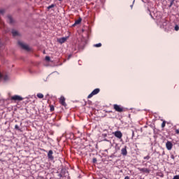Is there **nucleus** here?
I'll return each mask as SVG.
<instances>
[{"instance_id": "obj_1", "label": "nucleus", "mask_w": 179, "mask_h": 179, "mask_svg": "<svg viewBox=\"0 0 179 179\" xmlns=\"http://www.w3.org/2000/svg\"><path fill=\"white\" fill-rule=\"evenodd\" d=\"M113 108L114 110H115V111H117V113H122V111H124V108L122 107L120 105H117V104H114L113 105Z\"/></svg>"}, {"instance_id": "obj_2", "label": "nucleus", "mask_w": 179, "mask_h": 179, "mask_svg": "<svg viewBox=\"0 0 179 179\" xmlns=\"http://www.w3.org/2000/svg\"><path fill=\"white\" fill-rule=\"evenodd\" d=\"M18 44H19V45H20L21 48H22L23 50H25L26 51L30 50V48H29L28 45L24 44L22 42H19Z\"/></svg>"}, {"instance_id": "obj_3", "label": "nucleus", "mask_w": 179, "mask_h": 179, "mask_svg": "<svg viewBox=\"0 0 179 179\" xmlns=\"http://www.w3.org/2000/svg\"><path fill=\"white\" fill-rule=\"evenodd\" d=\"M11 100H14V101H22V100H23V97L19 95H15L11 97Z\"/></svg>"}, {"instance_id": "obj_4", "label": "nucleus", "mask_w": 179, "mask_h": 179, "mask_svg": "<svg viewBox=\"0 0 179 179\" xmlns=\"http://www.w3.org/2000/svg\"><path fill=\"white\" fill-rule=\"evenodd\" d=\"M57 177H59V178H62V177H66V171L62 169L60 173L57 175Z\"/></svg>"}, {"instance_id": "obj_5", "label": "nucleus", "mask_w": 179, "mask_h": 179, "mask_svg": "<svg viewBox=\"0 0 179 179\" xmlns=\"http://www.w3.org/2000/svg\"><path fill=\"white\" fill-rule=\"evenodd\" d=\"M113 134L116 138H118V139H121V138H122V133L120 131H116Z\"/></svg>"}, {"instance_id": "obj_6", "label": "nucleus", "mask_w": 179, "mask_h": 179, "mask_svg": "<svg viewBox=\"0 0 179 179\" xmlns=\"http://www.w3.org/2000/svg\"><path fill=\"white\" fill-rule=\"evenodd\" d=\"M166 148L167 150H171V149H173V143L171 141H167L166 143Z\"/></svg>"}, {"instance_id": "obj_7", "label": "nucleus", "mask_w": 179, "mask_h": 179, "mask_svg": "<svg viewBox=\"0 0 179 179\" xmlns=\"http://www.w3.org/2000/svg\"><path fill=\"white\" fill-rule=\"evenodd\" d=\"M138 170L141 171V173H146V174H149V173H150V171L148 169V168H138Z\"/></svg>"}, {"instance_id": "obj_8", "label": "nucleus", "mask_w": 179, "mask_h": 179, "mask_svg": "<svg viewBox=\"0 0 179 179\" xmlns=\"http://www.w3.org/2000/svg\"><path fill=\"white\" fill-rule=\"evenodd\" d=\"M2 79H3V80L4 81V82H7V80H9V77L8 76H2V74L0 73V82H1V80H2Z\"/></svg>"}, {"instance_id": "obj_9", "label": "nucleus", "mask_w": 179, "mask_h": 179, "mask_svg": "<svg viewBox=\"0 0 179 179\" xmlns=\"http://www.w3.org/2000/svg\"><path fill=\"white\" fill-rule=\"evenodd\" d=\"M59 103L60 104H62V106L66 107V103H65V97L61 96L59 99Z\"/></svg>"}, {"instance_id": "obj_10", "label": "nucleus", "mask_w": 179, "mask_h": 179, "mask_svg": "<svg viewBox=\"0 0 179 179\" xmlns=\"http://www.w3.org/2000/svg\"><path fill=\"white\" fill-rule=\"evenodd\" d=\"M53 152L52 150H49L48 153V159H50V160H54V156H52Z\"/></svg>"}, {"instance_id": "obj_11", "label": "nucleus", "mask_w": 179, "mask_h": 179, "mask_svg": "<svg viewBox=\"0 0 179 179\" xmlns=\"http://www.w3.org/2000/svg\"><path fill=\"white\" fill-rule=\"evenodd\" d=\"M121 153L122 156H127V155H128V151H127V146H124V148L121 150Z\"/></svg>"}, {"instance_id": "obj_12", "label": "nucleus", "mask_w": 179, "mask_h": 179, "mask_svg": "<svg viewBox=\"0 0 179 179\" xmlns=\"http://www.w3.org/2000/svg\"><path fill=\"white\" fill-rule=\"evenodd\" d=\"M57 41L60 44H64V43H65V41H66V38H65V37L60 38L57 39Z\"/></svg>"}, {"instance_id": "obj_13", "label": "nucleus", "mask_w": 179, "mask_h": 179, "mask_svg": "<svg viewBox=\"0 0 179 179\" xmlns=\"http://www.w3.org/2000/svg\"><path fill=\"white\" fill-rule=\"evenodd\" d=\"M99 92H100V89L96 88V89L94 90L92 92V94L94 96V95L97 94L98 93H99Z\"/></svg>"}, {"instance_id": "obj_14", "label": "nucleus", "mask_w": 179, "mask_h": 179, "mask_svg": "<svg viewBox=\"0 0 179 179\" xmlns=\"http://www.w3.org/2000/svg\"><path fill=\"white\" fill-rule=\"evenodd\" d=\"M8 22L10 23V24H13V18H12V17L8 16Z\"/></svg>"}, {"instance_id": "obj_15", "label": "nucleus", "mask_w": 179, "mask_h": 179, "mask_svg": "<svg viewBox=\"0 0 179 179\" xmlns=\"http://www.w3.org/2000/svg\"><path fill=\"white\" fill-rule=\"evenodd\" d=\"M80 22H82V19L77 20L75 22L73 26H75V25H76V24H79L80 23Z\"/></svg>"}, {"instance_id": "obj_16", "label": "nucleus", "mask_w": 179, "mask_h": 179, "mask_svg": "<svg viewBox=\"0 0 179 179\" xmlns=\"http://www.w3.org/2000/svg\"><path fill=\"white\" fill-rule=\"evenodd\" d=\"M37 97L38 98V99H43V97H44V95L43 94H41V93H38V94H37Z\"/></svg>"}, {"instance_id": "obj_17", "label": "nucleus", "mask_w": 179, "mask_h": 179, "mask_svg": "<svg viewBox=\"0 0 179 179\" xmlns=\"http://www.w3.org/2000/svg\"><path fill=\"white\" fill-rule=\"evenodd\" d=\"M12 34L14 37H15V36H17L18 32L17 31L13 30L12 31Z\"/></svg>"}, {"instance_id": "obj_18", "label": "nucleus", "mask_w": 179, "mask_h": 179, "mask_svg": "<svg viewBox=\"0 0 179 179\" xmlns=\"http://www.w3.org/2000/svg\"><path fill=\"white\" fill-rule=\"evenodd\" d=\"M93 96H94V94H93V92L90 93V94L88 95V99H92V97H93Z\"/></svg>"}, {"instance_id": "obj_19", "label": "nucleus", "mask_w": 179, "mask_h": 179, "mask_svg": "<svg viewBox=\"0 0 179 179\" xmlns=\"http://www.w3.org/2000/svg\"><path fill=\"white\" fill-rule=\"evenodd\" d=\"M15 129H17V131H20V128L19 127V125L15 124Z\"/></svg>"}, {"instance_id": "obj_20", "label": "nucleus", "mask_w": 179, "mask_h": 179, "mask_svg": "<svg viewBox=\"0 0 179 179\" xmlns=\"http://www.w3.org/2000/svg\"><path fill=\"white\" fill-rule=\"evenodd\" d=\"M166 127V121H164L162 124V128H164Z\"/></svg>"}, {"instance_id": "obj_21", "label": "nucleus", "mask_w": 179, "mask_h": 179, "mask_svg": "<svg viewBox=\"0 0 179 179\" xmlns=\"http://www.w3.org/2000/svg\"><path fill=\"white\" fill-rule=\"evenodd\" d=\"M150 159V157L149 155L144 157V160H149Z\"/></svg>"}, {"instance_id": "obj_22", "label": "nucleus", "mask_w": 179, "mask_h": 179, "mask_svg": "<svg viewBox=\"0 0 179 179\" xmlns=\"http://www.w3.org/2000/svg\"><path fill=\"white\" fill-rule=\"evenodd\" d=\"M55 6L54 4H52L48 7V9H52V8H54Z\"/></svg>"}, {"instance_id": "obj_23", "label": "nucleus", "mask_w": 179, "mask_h": 179, "mask_svg": "<svg viewBox=\"0 0 179 179\" xmlns=\"http://www.w3.org/2000/svg\"><path fill=\"white\" fill-rule=\"evenodd\" d=\"M94 47H101V43L95 44Z\"/></svg>"}, {"instance_id": "obj_24", "label": "nucleus", "mask_w": 179, "mask_h": 179, "mask_svg": "<svg viewBox=\"0 0 179 179\" xmlns=\"http://www.w3.org/2000/svg\"><path fill=\"white\" fill-rule=\"evenodd\" d=\"M175 30H176V31H178V30H179V27H178V25H176V27H175Z\"/></svg>"}, {"instance_id": "obj_25", "label": "nucleus", "mask_w": 179, "mask_h": 179, "mask_svg": "<svg viewBox=\"0 0 179 179\" xmlns=\"http://www.w3.org/2000/svg\"><path fill=\"white\" fill-rule=\"evenodd\" d=\"M50 57L49 56H46L45 57V61H50Z\"/></svg>"}, {"instance_id": "obj_26", "label": "nucleus", "mask_w": 179, "mask_h": 179, "mask_svg": "<svg viewBox=\"0 0 179 179\" xmlns=\"http://www.w3.org/2000/svg\"><path fill=\"white\" fill-rule=\"evenodd\" d=\"M50 111H54V106H50Z\"/></svg>"}, {"instance_id": "obj_27", "label": "nucleus", "mask_w": 179, "mask_h": 179, "mask_svg": "<svg viewBox=\"0 0 179 179\" xmlns=\"http://www.w3.org/2000/svg\"><path fill=\"white\" fill-rule=\"evenodd\" d=\"M92 162L93 163H96L97 162V159L93 158Z\"/></svg>"}, {"instance_id": "obj_28", "label": "nucleus", "mask_w": 179, "mask_h": 179, "mask_svg": "<svg viewBox=\"0 0 179 179\" xmlns=\"http://www.w3.org/2000/svg\"><path fill=\"white\" fill-rule=\"evenodd\" d=\"M5 11L3 10H0V13H1V15H3V13H4Z\"/></svg>"}, {"instance_id": "obj_29", "label": "nucleus", "mask_w": 179, "mask_h": 179, "mask_svg": "<svg viewBox=\"0 0 179 179\" xmlns=\"http://www.w3.org/2000/svg\"><path fill=\"white\" fill-rule=\"evenodd\" d=\"M176 134H179V129L176 130Z\"/></svg>"}, {"instance_id": "obj_30", "label": "nucleus", "mask_w": 179, "mask_h": 179, "mask_svg": "<svg viewBox=\"0 0 179 179\" xmlns=\"http://www.w3.org/2000/svg\"><path fill=\"white\" fill-rule=\"evenodd\" d=\"M124 179H129V176H126V177L124 178Z\"/></svg>"}, {"instance_id": "obj_31", "label": "nucleus", "mask_w": 179, "mask_h": 179, "mask_svg": "<svg viewBox=\"0 0 179 179\" xmlns=\"http://www.w3.org/2000/svg\"><path fill=\"white\" fill-rule=\"evenodd\" d=\"M166 155V153L164 152V151H163L162 155Z\"/></svg>"}, {"instance_id": "obj_32", "label": "nucleus", "mask_w": 179, "mask_h": 179, "mask_svg": "<svg viewBox=\"0 0 179 179\" xmlns=\"http://www.w3.org/2000/svg\"><path fill=\"white\" fill-rule=\"evenodd\" d=\"M171 159H174V155H171Z\"/></svg>"}, {"instance_id": "obj_33", "label": "nucleus", "mask_w": 179, "mask_h": 179, "mask_svg": "<svg viewBox=\"0 0 179 179\" xmlns=\"http://www.w3.org/2000/svg\"><path fill=\"white\" fill-rule=\"evenodd\" d=\"M69 58H71V55L69 56Z\"/></svg>"}, {"instance_id": "obj_34", "label": "nucleus", "mask_w": 179, "mask_h": 179, "mask_svg": "<svg viewBox=\"0 0 179 179\" xmlns=\"http://www.w3.org/2000/svg\"><path fill=\"white\" fill-rule=\"evenodd\" d=\"M106 179H108V178H106Z\"/></svg>"}]
</instances>
